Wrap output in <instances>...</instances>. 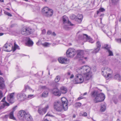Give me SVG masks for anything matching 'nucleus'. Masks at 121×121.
Listing matches in <instances>:
<instances>
[{"label":"nucleus","instance_id":"obj_1","mask_svg":"<svg viewBox=\"0 0 121 121\" xmlns=\"http://www.w3.org/2000/svg\"><path fill=\"white\" fill-rule=\"evenodd\" d=\"M91 68L89 66L84 65L81 67L77 70L79 73H83L82 74H79L75 76V84L82 83L84 81L90 79L92 76V73L90 72Z\"/></svg>","mask_w":121,"mask_h":121},{"label":"nucleus","instance_id":"obj_2","mask_svg":"<svg viewBox=\"0 0 121 121\" xmlns=\"http://www.w3.org/2000/svg\"><path fill=\"white\" fill-rule=\"evenodd\" d=\"M91 96L93 98L94 102L95 103L103 101L105 98V96L103 93L99 94L96 91H92L91 93Z\"/></svg>","mask_w":121,"mask_h":121},{"label":"nucleus","instance_id":"obj_3","mask_svg":"<svg viewBox=\"0 0 121 121\" xmlns=\"http://www.w3.org/2000/svg\"><path fill=\"white\" fill-rule=\"evenodd\" d=\"M18 117L21 121H24L25 120L27 121H32L33 118L28 113H27L24 111H21L19 112Z\"/></svg>","mask_w":121,"mask_h":121},{"label":"nucleus","instance_id":"obj_4","mask_svg":"<svg viewBox=\"0 0 121 121\" xmlns=\"http://www.w3.org/2000/svg\"><path fill=\"white\" fill-rule=\"evenodd\" d=\"M102 74L107 79L112 78L113 76L112 72L109 67H103L102 69Z\"/></svg>","mask_w":121,"mask_h":121},{"label":"nucleus","instance_id":"obj_5","mask_svg":"<svg viewBox=\"0 0 121 121\" xmlns=\"http://www.w3.org/2000/svg\"><path fill=\"white\" fill-rule=\"evenodd\" d=\"M63 21L64 24V27L66 30H69L70 29V26L73 25V24L69 21L68 18L65 16H64L62 17Z\"/></svg>","mask_w":121,"mask_h":121},{"label":"nucleus","instance_id":"obj_6","mask_svg":"<svg viewBox=\"0 0 121 121\" xmlns=\"http://www.w3.org/2000/svg\"><path fill=\"white\" fill-rule=\"evenodd\" d=\"M32 29L30 27H23L21 30V34L24 35H27L32 33Z\"/></svg>","mask_w":121,"mask_h":121},{"label":"nucleus","instance_id":"obj_7","mask_svg":"<svg viewBox=\"0 0 121 121\" xmlns=\"http://www.w3.org/2000/svg\"><path fill=\"white\" fill-rule=\"evenodd\" d=\"M54 109L58 112H61L63 109V106L61 102L58 101L54 103Z\"/></svg>","mask_w":121,"mask_h":121},{"label":"nucleus","instance_id":"obj_8","mask_svg":"<svg viewBox=\"0 0 121 121\" xmlns=\"http://www.w3.org/2000/svg\"><path fill=\"white\" fill-rule=\"evenodd\" d=\"M66 53L68 57H72L76 54V51L73 48H69L67 51Z\"/></svg>","mask_w":121,"mask_h":121},{"label":"nucleus","instance_id":"obj_9","mask_svg":"<svg viewBox=\"0 0 121 121\" xmlns=\"http://www.w3.org/2000/svg\"><path fill=\"white\" fill-rule=\"evenodd\" d=\"M61 102L62 105L64 110L66 111L68 109V103L67 99L65 97H63L61 99V101H59Z\"/></svg>","mask_w":121,"mask_h":121},{"label":"nucleus","instance_id":"obj_10","mask_svg":"<svg viewBox=\"0 0 121 121\" xmlns=\"http://www.w3.org/2000/svg\"><path fill=\"white\" fill-rule=\"evenodd\" d=\"M13 46L10 43H7L5 44L3 47L4 50L7 52L11 51L13 49Z\"/></svg>","mask_w":121,"mask_h":121},{"label":"nucleus","instance_id":"obj_11","mask_svg":"<svg viewBox=\"0 0 121 121\" xmlns=\"http://www.w3.org/2000/svg\"><path fill=\"white\" fill-rule=\"evenodd\" d=\"M5 97H4L0 103V109H1L4 108L5 106H9V104L5 101Z\"/></svg>","mask_w":121,"mask_h":121},{"label":"nucleus","instance_id":"obj_12","mask_svg":"<svg viewBox=\"0 0 121 121\" xmlns=\"http://www.w3.org/2000/svg\"><path fill=\"white\" fill-rule=\"evenodd\" d=\"M83 51L81 50H79L77 51V57L79 58H82L81 59L83 60L84 59L86 60L87 58L86 57H84L83 56Z\"/></svg>","mask_w":121,"mask_h":121},{"label":"nucleus","instance_id":"obj_13","mask_svg":"<svg viewBox=\"0 0 121 121\" xmlns=\"http://www.w3.org/2000/svg\"><path fill=\"white\" fill-rule=\"evenodd\" d=\"M24 93L21 92L17 94V97L19 100L22 101L24 100Z\"/></svg>","mask_w":121,"mask_h":121},{"label":"nucleus","instance_id":"obj_14","mask_svg":"<svg viewBox=\"0 0 121 121\" xmlns=\"http://www.w3.org/2000/svg\"><path fill=\"white\" fill-rule=\"evenodd\" d=\"M14 93H11L9 95H8L7 97V100L11 103H13L14 101L13 100V97Z\"/></svg>","mask_w":121,"mask_h":121},{"label":"nucleus","instance_id":"obj_15","mask_svg":"<svg viewBox=\"0 0 121 121\" xmlns=\"http://www.w3.org/2000/svg\"><path fill=\"white\" fill-rule=\"evenodd\" d=\"M52 92L53 94L55 95L59 96L61 95V93L57 88L53 89L52 91Z\"/></svg>","mask_w":121,"mask_h":121},{"label":"nucleus","instance_id":"obj_16","mask_svg":"<svg viewBox=\"0 0 121 121\" xmlns=\"http://www.w3.org/2000/svg\"><path fill=\"white\" fill-rule=\"evenodd\" d=\"M49 106L48 104L46 105L45 107L43 108V110L42 111V112H40V111H41L40 109H39L38 111V113H39V114L41 115H42L43 114H45V113L46 112L47 110L49 108Z\"/></svg>","mask_w":121,"mask_h":121},{"label":"nucleus","instance_id":"obj_17","mask_svg":"<svg viewBox=\"0 0 121 121\" xmlns=\"http://www.w3.org/2000/svg\"><path fill=\"white\" fill-rule=\"evenodd\" d=\"M59 62L61 64H66L68 62V60L67 58L60 57L58 59Z\"/></svg>","mask_w":121,"mask_h":121},{"label":"nucleus","instance_id":"obj_18","mask_svg":"<svg viewBox=\"0 0 121 121\" xmlns=\"http://www.w3.org/2000/svg\"><path fill=\"white\" fill-rule=\"evenodd\" d=\"M4 80L1 77H0V89H3L5 88Z\"/></svg>","mask_w":121,"mask_h":121},{"label":"nucleus","instance_id":"obj_19","mask_svg":"<svg viewBox=\"0 0 121 121\" xmlns=\"http://www.w3.org/2000/svg\"><path fill=\"white\" fill-rule=\"evenodd\" d=\"M83 36L85 38L87 41L91 43H94V41L90 37L88 36L87 35L83 34Z\"/></svg>","mask_w":121,"mask_h":121},{"label":"nucleus","instance_id":"obj_20","mask_svg":"<svg viewBox=\"0 0 121 121\" xmlns=\"http://www.w3.org/2000/svg\"><path fill=\"white\" fill-rule=\"evenodd\" d=\"M53 13V10L51 9H49L48 10V11L47 12L45 16L47 17H50L51 16Z\"/></svg>","mask_w":121,"mask_h":121},{"label":"nucleus","instance_id":"obj_21","mask_svg":"<svg viewBox=\"0 0 121 121\" xmlns=\"http://www.w3.org/2000/svg\"><path fill=\"white\" fill-rule=\"evenodd\" d=\"M83 18V16L81 14H78L76 16V21L79 22H80L82 21Z\"/></svg>","mask_w":121,"mask_h":121},{"label":"nucleus","instance_id":"obj_22","mask_svg":"<svg viewBox=\"0 0 121 121\" xmlns=\"http://www.w3.org/2000/svg\"><path fill=\"white\" fill-rule=\"evenodd\" d=\"M60 91L61 93L63 94L66 93L67 91V88L65 87L62 86L60 88Z\"/></svg>","mask_w":121,"mask_h":121},{"label":"nucleus","instance_id":"obj_23","mask_svg":"<svg viewBox=\"0 0 121 121\" xmlns=\"http://www.w3.org/2000/svg\"><path fill=\"white\" fill-rule=\"evenodd\" d=\"M49 9L47 7H45L43 8L42 10V12L43 14L45 16L47 12L48 11Z\"/></svg>","mask_w":121,"mask_h":121},{"label":"nucleus","instance_id":"obj_24","mask_svg":"<svg viewBox=\"0 0 121 121\" xmlns=\"http://www.w3.org/2000/svg\"><path fill=\"white\" fill-rule=\"evenodd\" d=\"M106 105L105 104H103L101 105V106L100 111L101 112L104 111L106 109Z\"/></svg>","mask_w":121,"mask_h":121},{"label":"nucleus","instance_id":"obj_25","mask_svg":"<svg viewBox=\"0 0 121 121\" xmlns=\"http://www.w3.org/2000/svg\"><path fill=\"white\" fill-rule=\"evenodd\" d=\"M114 78L119 81L121 80V76L119 74H117L115 75L114 76Z\"/></svg>","mask_w":121,"mask_h":121},{"label":"nucleus","instance_id":"obj_26","mask_svg":"<svg viewBox=\"0 0 121 121\" xmlns=\"http://www.w3.org/2000/svg\"><path fill=\"white\" fill-rule=\"evenodd\" d=\"M9 116L10 118L13 120H16V118L14 117L13 112H11L9 114Z\"/></svg>","mask_w":121,"mask_h":121},{"label":"nucleus","instance_id":"obj_27","mask_svg":"<svg viewBox=\"0 0 121 121\" xmlns=\"http://www.w3.org/2000/svg\"><path fill=\"white\" fill-rule=\"evenodd\" d=\"M109 63L108 61L105 59L102 62V64L103 65H108Z\"/></svg>","mask_w":121,"mask_h":121},{"label":"nucleus","instance_id":"obj_28","mask_svg":"<svg viewBox=\"0 0 121 121\" xmlns=\"http://www.w3.org/2000/svg\"><path fill=\"white\" fill-rule=\"evenodd\" d=\"M48 92L47 91H45L43 93L42 96L44 97H46L48 96Z\"/></svg>","mask_w":121,"mask_h":121},{"label":"nucleus","instance_id":"obj_29","mask_svg":"<svg viewBox=\"0 0 121 121\" xmlns=\"http://www.w3.org/2000/svg\"><path fill=\"white\" fill-rule=\"evenodd\" d=\"M27 43L29 46H32L33 44V42L30 39H29L27 42Z\"/></svg>","mask_w":121,"mask_h":121},{"label":"nucleus","instance_id":"obj_30","mask_svg":"<svg viewBox=\"0 0 121 121\" xmlns=\"http://www.w3.org/2000/svg\"><path fill=\"white\" fill-rule=\"evenodd\" d=\"M105 11V9L104 8H100L98 11H97V14H98L99 12H103Z\"/></svg>","mask_w":121,"mask_h":121},{"label":"nucleus","instance_id":"obj_31","mask_svg":"<svg viewBox=\"0 0 121 121\" xmlns=\"http://www.w3.org/2000/svg\"><path fill=\"white\" fill-rule=\"evenodd\" d=\"M76 16L74 14L70 16V18L72 20H76Z\"/></svg>","mask_w":121,"mask_h":121},{"label":"nucleus","instance_id":"obj_32","mask_svg":"<svg viewBox=\"0 0 121 121\" xmlns=\"http://www.w3.org/2000/svg\"><path fill=\"white\" fill-rule=\"evenodd\" d=\"M100 48H98L97 47V48L95 49L93 52L92 53H96L98 52L99 50H100Z\"/></svg>","mask_w":121,"mask_h":121},{"label":"nucleus","instance_id":"obj_33","mask_svg":"<svg viewBox=\"0 0 121 121\" xmlns=\"http://www.w3.org/2000/svg\"><path fill=\"white\" fill-rule=\"evenodd\" d=\"M81 105V104L79 102L75 104V106L76 107H79Z\"/></svg>","mask_w":121,"mask_h":121},{"label":"nucleus","instance_id":"obj_34","mask_svg":"<svg viewBox=\"0 0 121 121\" xmlns=\"http://www.w3.org/2000/svg\"><path fill=\"white\" fill-rule=\"evenodd\" d=\"M110 47H108V44L105 45L104 47V49L107 50L108 51L110 49Z\"/></svg>","mask_w":121,"mask_h":121},{"label":"nucleus","instance_id":"obj_35","mask_svg":"<svg viewBox=\"0 0 121 121\" xmlns=\"http://www.w3.org/2000/svg\"><path fill=\"white\" fill-rule=\"evenodd\" d=\"M60 79V78L59 76H56L55 80V81L56 82H58L59 81Z\"/></svg>","mask_w":121,"mask_h":121},{"label":"nucleus","instance_id":"obj_36","mask_svg":"<svg viewBox=\"0 0 121 121\" xmlns=\"http://www.w3.org/2000/svg\"><path fill=\"white\" fill-rule=\"evenodd\" d=\"M50 45V43L47 42H45L44 43L42 44L45 47H48Z\"/></svg>","mask_w":121,"mask_h":121},{"label":"nucleus","instance_id":"obj_37","mask_svg":"<svg viewBox=\"0 0 121 121\" xmlns=\"http://www.w3.org/2000/svg\"><path fill=\"white\" fill-rule=\"evenodd\" d=\"M96 45L97 47L100 48L101 46V44L100 43L99 41L97 42L96 43Z\"/></svg>","mask_w":121,"mask_h":121},{"label":"nucleus","instance_id":"obj_38","mask_svg":"<svg viewBox=\"0 0 121 121\" xmlns=\"http://www.w3.org/2000/svg\"><path fill=\"white\" fill-rule=\"evenodd\" d=\"M4 13L5 14L8 15L9 16L11 17L12 16V15L11 14H10L9 12H8L7 11H4Z\"/></svg>","mask_w":121,"mask_h":121},{"label":"nucleus","instance_id":"obj_39","mask_svg":"<svg viewBox=\"0 0 121 121\" xmlns=\"http://www.w3.org/2000/svg\"><path fill=\"white\" fill-rule=\"evenodd\" d=\"M109 53V56H113V54L112 52L110 50V49L108 51Z\"/></svg>","mask_w":121,"mask_h":121},{"label":"nucleus","instance_id":"obj_40","mask_svg":"<svg viewBox=\"0 0 121 121\" xmlns=\"http://www.w3.org/2000/svg\"><path fill=\"white\" fill-rule=\"evenodd\" d=\"M118 1V0H112V2L114 4H117Z\"/></svg>","mask_w":121,"mask_h":121},{"label":"nucleus","instance_id":"obj_41","mask_svg":"<svg viewBox=\"0 0 121 121\" xmlns=\"http://www.w3.org/2000/svg\"><path fill=\"white\" fill-rule=\"evenodd\" d=\"M14 47L13 48V52L14 51L16 50V48H17L18 46L15 43Z\"/></svg>","mask_w":121,"mask_h":121},{"label":"nucleus","instance_id":"obj_42","mask_svg":"<svg viewBox=\"0 0 121 121\" xmlns=\"http://www.w3.org/2000/svg\"><path fill=\"white\" fill-rule=\"evenodd\" d=\"M25 88L26 89H29L30 90H32V89L30 88L27 85L25 86Z\"/></svg>","mask_w":121,"mask_h":121},{"label":"nucleus","instance_id":"obj_43","mask_svg":"<svg viewBox=\"0 0 121 121\" xmlns=\"http://www.w3.org/2000/svg\"><path fill=\"white\" fill-rule=\"evenodd\" d=\"M52 32L51 30H48L47 32V35H50V34H52Z\"/></svg>","mask_w":121,"mask_h":121},{"label":"nucleus","instance_id":"obj_44","mask_svg":"<svg viewBox=\"0 0 121 121\" xmlns=\"http://www.w3.org/2000/svg\"><path fill=\"white\" fill-rule=\"evenodd\" d=\"M3 97V94L2 91L0 90V99L1 98Z\"/></svg>","mask_w":121,"mask_h":121},{"label":"nucleus","instance_id":"obj_45","mask_svg":"<svg viewBox=\"0 0 121 121\" xmlns=\"http://www.w3.org/2000/svg\"><path fill=\"white\" fill-rule=\"evenodd\" d=\"M117 42L118 43H121V39L120 38L118 39H116Z\"/></svg>","mask_w":121,"mask_h":121},{"label":"nucleus","instance_id":"obj_46","mask_svg":"<svg viewBox=\"0 0 121 121\" xmlns=\"http://www.w3.org/2000/svg\"><path fill=\"white\" fill-rule=\"evenodd\" d=\"M46 31L44 29L42 30V33L43 34H44L46 33Z\"/></svg>","mask_w":121,"mask_h":121},{"label":"nucleus","instance_id":"obj_47","mask_svg":"<svg viewBox=\"0 0 121 121\" xmlns=\"http://www.w3.org/2000/svg\"><path fill=\"white\" fill-rule=\"evenodd\" d=\"M71 74V72L70 71L66 73V75L68 76H70Z\"/></svg>","mask_w":121,"mask_h":121},{"label":"nucleus","instance_id":"obj_48","mask_svg":"<svg viewBox=\"0 0 121 121\" xmlns=\"http://www.w3.org/2000/svg\"><path fill=\"white\" fill-rule=\"evenodd\" d=\"M114 103L115 104H116L118 102V101L117 99H114Z\"/></svg>","mask_w":121,"mask_h":121},{"label":"nucleus","instance_id":"obj_49","mask_svg":"<svg viewBox=\"0 0 121 121\" xmlns=\"http://www.w3.org/2000/svg\"><path fill=\"white\" fill-rule=\"evenodd\" d=\"M51 35L53 36H55L56 35V34L54 32L52 33Z\"/></svg>","mask_w":121,"mask_h":121},{"label":"nucleus","instance_id":"obj_50","mask_svg":"<svg viewBox=\"0 0 121 121\" xmlns=\"http://www.w3.org/2000/svg\"><path fill=\"white\" fill-rule=\"evenodd\" d=\"M33 96V95H28V98L30 99Z\"/></svg>","mask_w":121,"mask_h":121},{"label":"nucleus","instance_id":"obj_51","mask_svg":"<svg viewBox=\"0 0 121 121\" xmlns=\"http://www.w3.org/2000/svg\"><path fill=\"white\" fill-rule=\"evenodd\" d=\"M9 115H5L3 117V118H8Z\"/></svg>","mask_w":121,"mask_h":121},{"label":"nucleus","instance_id":"obj_52","mask_svg":"<svg viewBox=\"0 0 121 121\" xmlns=\"http://www.w3.org/2000/svg\"><path fill=\"white\" fill-rule=\"evenodd\" d=\"M83 115L84 116H87V114L86 112H83Z\"/></svg>","mask_w":121,"mask_h":121},{"label":"nucleus","instance_id":"obj_53","mask_svg":"<svg viewBox=\"0 0 121 121\" xmlns=\"http://www.w3.org/2000/svg\"><path fill=\"white\" fill-rule=\"evenodd\" d=\"M74 77V76L73 75V74H71V76L70 77V79H72Z\"/></svg>","mask_w":121,"mask_h":121},{"label":"nucleus","instance_id":"obj_54","mask_svg":"<svg viewBox=\"0 0 121 121\" xmlns=\"http://www.w3.org/2000/svg\"><path fill=\"white\" fill-rule=\"evenodd\" d=\"M16 107H14L13 108V111L12 112H14L15 111Z\"/></svg>","mask_w":121,"mask_h":121},{"label":"nucleus","instance_id":"obj_55","mask_svg":"<svg viewBox=\"0 0 121 121\" xmlns=\"http://www.w3.org/2000/svg\"><path fill=\"white\" fill-rule=\"evenodd\" d=\"M83 98L82 97V96H81V97H79L78 98V100H80L81 99H82Z\"/></svg>","mask_w":121,"mask_h":121},{"label":"nucleus","instance_id":"obj_56","mask_svg":"<svg viewBox=\"0 0 121 121\" xmlns=\"http://www.w3.org/2000/svg\"><path fill=\"white\" fill-rule=\"evenodd\" d=\"M40 109V110H41V111H40V112H42V111H43V108H39V109H38V110L39 109Z\"/></svg>","mask_w":121,"mask_h":121},{"label":"nucleus","instance_id":"obj_57","mask_svg":"<svg viewBox=\"0 0 121 121\" xmlns=\"http://www.w3.org/2000/svg\"><path fill=\"white\" fill-rule=\"evenodd\" d=\"M42 89H45L46 88V86H42Z\"/></svg>","mask_w":121,"mask_h":121},{"label":"nucleus","instance_id":"obj_58","mask_svg":"<svg viewBox=\"0 0 121 121\" xmlns=\"http://www.w3.org/2000/svg\"><path fill=\"white\" fill-rule=\"evenodd\" d=\"M47 116H50V114H48V113H47L45 116V117H46Z\"/></svg>","mask_w":121,"mask_h":121},{"label":"nucleus","instance_id":"obj_59","mask_svg":"<svg viewBox=\"0 0 121 121\" xmlns=\"http://www.w3.org/2000/svg\"><path fill=\"white\" fill-rule=\"evenodd\" d=\"M87 92H85L83 94H82V95H86L87 94Z\"/></svg>","mask_w":121,"mask_h":121},{"label":"nucleus","instance_id":"obj_60","mask_svg":"<svg viewBox=\"0 0 121 121\" xmlns=\"http://www.w3.org/2000/svg\"><path fill=\"white\" fill-rule=\"evenodd\" d=\"M118 98L119 99H121V95H119Z\"/></svg>","mask_w":121,"mask_h":121},{"label":"nucleus","instance_id":"obj_61","mask_svg":"<svg viewBox=\"0 0 121 121\" xmlns=\"http://www.w3.org/2000/svg\"><path fill=\"white\" fill-rule=\"evenodd\" d=\"M3 35V33H0V36H2Z\"/></svg>","mask_w":121,"mask_h":121},{"label":"nucleus","instance_id":"obj_62","mask_svg":"<svg viewBox=\"0 0 121 121\" xmlns=\"http://www.w3.org/2000/svg\"><path fill=\"white\" fill-rule=\"evenodd\" d=\"M14 26V24H12L11 26V27H13Z\"/></svg>","mask_w":121,"mask_h":121},{"label":"nucleus","instance_id":"obj_63","mask_svg":"<svg viewBox=\"0 0 121 121\" xmlns=\"http://www.w3.org/2000/svg\"><path fill=\"white\" fill-rule=\"evenodd\" d=\"M0 1L1 2H3L4 0H0Z\"/></svg>","mask_w":121,"mask_h":121},{"label":"nucleus","instance_id":"obj_64","mask_svg":"<svg viewBox=\"0 0 121 121\" xmlns=\"http://www.w3.org/2000/svg\"><path fill=\"white\" fill-rule=\"evenodd\" d=\"M44 121H49L47 120V119H46L44 120Z\"/></svg>","mask_w":121,"mask_h":121}]
</instances>
